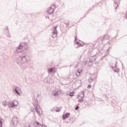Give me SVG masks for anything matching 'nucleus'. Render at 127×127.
Here are the masks:
<instances>
[{
	"label": "nucleus",
	"instance_id": "obj_1",
	"mask_svg": "<svg viewBox=\"0 0 127 127\" xmlns=\"http://www.w3.org/2000/svg\"><path fill=\"white\" fill-rule=\"evenodd\" d=\"M24 49L22 48L21 44H20L19 46H18L16 49V51L17 54H19V53H21V54L17 58V63H25V62H27V58H26L27 55L26 54V52H23Z\"/></svg>",
	"mask_w": 127,
	"mask_h": 127
},
{
	"label": "nucleus",
	"instance_id": "obj_2",
	"mask_svg": "<svg viewBox=\"0 0 127 127\" xmlns=\"http://www.w3.org/2000/svg\"><path fill=\"white\" fill-rule=\"evenodd\" d=\"M56 6L54 5H53L52 6H51L48 8L47 10V13L48 14H53L54 13V10H55Z\"/></svg>",
	"mask_w": 127,
	"mask_h": 127
},
{
	"label": "nucleus",
	"instance_id": "obj_3",
	"mask_svg": "<svg viewBox=\"0 0 127 127\" xmlns=\"http://www.w3.org/2000/svg\"><path fill=\"white\" fill-rule=\"evenodd\" d=\"M18 124V118L16 117H14L12 119V123L10 124L11 126H17Z\"/></svg>",
	"mask_w": 127,
	"mask_h": 127
},
{
	"label": "nucleus",
	"instance_id": "obj_4",
	"mask_svg": "<svg viewBox=\"0 0 127 127\" xmlns=\"http://www.w3.org/2000/svg\"><path fill=\"white\" fill-rule=\"evenodd\" d=\"M51 35L53 38H56V37H57V26L54 27Z\"/></svg>",
	"mask_w": 127,
	"mask_h": 127
},
{
	"label": "nucleus",
	"instance_id": "obj_5",
	"mask_svg": "<svg viewBox=\"0 0 127 127\" xmlns=\"http://www.w3.org/2000/svg\"><path fill=\"white\" fill-rule=\"evenodd\" d=\"M96 59H97V56H96V55L93 56L90 58L89 63L91 64H90L91 65H93V64L95 63Z\"/></svg>",
	"mask_w": 127,
	"mask_h": 127
},
{
	"label": "nucleus",
	"instance_id": "obj_6",
	"mask_svg": "<svg viewBox=\"0 0 127 127\" xmlns=\"http://www.w3.org/2000/svg\"><path fill=\"white\" fill-rule=\"evenodd\" d=\"M35 109L38 115L40 116V111H42L41 108H40V106H39L38 105H36L35 106Z\"/></svg>",
	"mask_w": 127,
	"mask_h": 127
},
{
	"label": "nucleus",
	"instance_id": "obj_7",
	"mask_svg": "<svg viewBox=\"0 0 127 127\" xmlns=\"http://www.w3.org/2000/svg\"><path fill=\"white\" fill-rule=\"evenodd\" d=\"M74 43H75V44L78 45V46H77L76 48H79V47H81V46H83V45H82L81 44H80V42L77 41V36L75 37Z\"/></svg>",
	"mask_w": 127,
	"mask_h": 127
},
{
	"label": "nucleus",
	"instance_id": "obj_8",
	"mask_svg": "<svg viewBox=\"0 0 127 127\" xmlns=\"http://www.w3.org/2000/svg\"><path fill=\"white\" fill-rule=\"evenodd\" d=\"M20 44H21V46L23 48V49L26 50L27 49V48H28V44H27V43H20Z\"/></svg>",
	"mask_w": 127,
	"mask_h": 127
},
{
	"label": "nucleus",
	"instance_id": "obj_9",
	"mask_svg": "<svg viewBox=\"0 0 127 127\" xmlns=\"http://www.w3.org/2000/svg\"><path fill=\"white\" fill-rule=\"evenodd\" d=\"M20 90V88L18 87H16L14 89L15 93L17 95V96H20V93L18 92Z\"/></svg>",
	"mask_w": 127,
	"mask_h": 127
},
{
	"label": "nucleus",
	"instance_id": "obj_10",
	"mask_svg": "<svg viewBox=\"0 0 127 127\" xmlns=\"http://www.w3.org/2000/svg\"><path fill=\"white\" fill-rule=\"evenodd\" d=\"M18 105V103H17V101H14L12 102V103L10 104V106L11 108H13V107H16Z\"/></svg>",
	"mask_w": 127,
	"mask_h": 127
},
{
	"label": "nucleus",
	"instance_id": "obj_11",
	"mask_svg": "<svg viewBox=\"0 0 127 127\" xmlns=\"http://www.w3.org/2000/svg\"><path fill=\"white\" fill-rule=\"evenodd\" d=\"M5 34L7 36V37H11L10 34H9V31H8V29L7 28L5 31Z\"/></svg>",
	"mask_w": 127,
	"mask_h": 127
},
{
	"label": "nucleus",
	"instance_id": "obj_12",
	"mask_svg": "<svg viewBox=\"0 0 127 127\" xmlns=\"http://www.w3.org/2000/svg\"><path fill=\"white\" fill-rule=\"evenodd\" d=\"M70 116V113H66L65 115H63V120H65L66 118H68Z\"/></svg>",
	"mask_w": 127,
	"mask_h": 127
},
{
	"label": "nucleus",
	"instance_id": "obj_13",
	"mask_svg": "<svg viewBox=\"0 0 127 127\" xmlns=\"http://www.w3.org/2000/svg\"><path fill=\"white\" fill-rule=\"evenodd\" d=\"M2 105L3 107H6L7 106V102H6V100H4L2 102Z\"/></svg>",
	"mask_w": 127,
	"mask_h": 127
},
{
	"label": "nucleus",
	"instance_id": "obj_14",
	"mask_svg": "<svg viewBox=\"0 0 127 127\" xmlns=\"http://www.w3.org/2000/svg\"><path fill=\"white\" fill-rule=\"evenodd\" d=\"M53 70H54V68H50L48 69V73L49 74V73H52L53 72Z\"/></svg>",
	"mask_w": 127,
	"mask_h": 127
},
{
	"label": "nucleus",
	"instance_id": "obj_15",
	"mask_svg": "<svg viewBox=\"0 0 127 127\" xmlns=\"http://www.w3.org/2000/svg\"><path fill=\"white\" fill-rule=\"evenodd\" d=\"M53 93L54 96H56V97H57V96H59V95H60V94L58 93V91H53Z\"/></svg>",
	"mask_w": 127,
	"mask_h": 127
},
{
	"label": "nucleus",
	"instance_id": "obj_16",
	"mask_svg": "<svg viewBox=\"0 0 127 127\" xmlns=\"http://www.w3.org/2000/svg\"><path fill=\"white\" fill-rule=\"evenodd\" d=\"M80 74H81V72L79 70H77V71L75 72V75L77 77H78V76H80Z\"/></svg>",
	"mask_w": 127,
	"mask_h": 127
},
{
	"label": "nucleus",
	"instance_id": "obj_17",
	"mask_svg": "<svg viewBox=\"0 0 127 127\" xmlns=\"http://www.w3.org/2000/svg\"><path fill=\"white\" fill-rule=\"evenodd\" d=\"M93 81H94V79L92 78H90L89 79H88V82L90 83H92Z\"/></svg>",
	"mask_w": 127,
	"mask_h": 127
},
{
	"label": "nucleus",
	"instance_id": "obj_18",
	"mask_svg": "<svg viewBox=\"0 0 127 127\" xmlns=\"http://www.w3.org/2000/svg\"><path fill=\"white\" fill-rule=\"evenodd\" d=\"M47 82L48 83H50L51 84H52V83H53V79L52 78H50V81L47 80Z\"/></svg>",
	"mask_w": 127,
	"mask_h": 127
},
{
	"label": "nucleus",
	"instance_id": "obj_19",
	"mask_svg": "<svg viewBox=\"0 0 127 127\" xmlns=\"http://www.w3.org/2000/svg\"><path fill=\"white\" fill-rule=\"evenodd\" d=\"M82 102H84V99H79L78 100V103H82Z\"/></svg>",
	"mask_w": 127,
	"mask_h": 127
},
{
	"label": "nucleus",
	"instance_id": "obj_20",
	"mask_svg": "<svg viewBox=\"0 0 127 127\" xmlns=\"http://www.w3.org/2000/svg\"><path fill=\"white\" fill-rule=\"evenodd\" d=\"M114 2L115 3L114 5L115 6H116V7H115V9H117V7H118L119 5L117 3V1H115Z\"/></svg>",
	"mask_w": 127,
	"mask_h": 127
},
{
	"label": "nucleus",
	"instance_id": "obj_21",
	"mask_svg": "<svg viewBox=\"0 0 127 127\" xmlns=\"http://www.w3.org/2000/svg\"><path fill=\"white\" fill-rule=\"evenodd\" d=\"M0 127H2V122L1 121V118H0Z\"/></svg>",
	"mask_w": 127,
	"mask_h": 127
},
{
	"label": "nucleus",
	"instance_id": "obj_22",
	"mask_svg": "<svg viewBox=\"0 0 127 127\" xmlns=\"http://www.w3.org/2000/svg\"><path fill=\"white\" fill-rule=\"evenodd\" d=\"M55 111H56V112H57V113H59V112H60V109H56L57 108H54Z\"/></svg>",
	"mask_w": 127,
	"mask_h": 127
},
{
	"label": "nucleus",
	"instance_id": "obj_23",
	"mask_svg": "<svg viewBox=\"0 0 127 127\" xmlns=\"http://www.w3.org/2000/svg\"><path fill=\"white\" fill-rule=\"evenodd\" d=\"M69 96L70 97H72V96H74V92H71V93H69Z\"/></svg>",
	"mask_w": 127,
	"mask_h": 127
},
{
	"label": "nucleus",
	"instance_id": "obj_24",
	"mask_svg": "<svg viewBox=\"0 0 127 127\" xmlns=\"http://www.w3.org/2000/svg\"><path fill=\"white\" fill-rule=\"evenodd\" d=\"M75 111H78V110H79V106H76L75 108Z\"/></svg>",
	"mask_w": 127,
	"mask_h": 127
},
{
	"label": "nucleus",
	"instance_id": "obj_25",
	"mask_svg": "<svg viewBox=\"0 0 127 127\" xmlns=\"http://www.w3.org/2000/svg\"><path fill=\"white\" fill-rule=\"evenodd\" d=\"M81 95H85V92L84 91H81Z\"/></svg>",
	"mask_w": 127,
	"mask_h": 127
},
{
	"label": "nucleus",
	"instance_id": "obj_26",
	"mask_svg": "<svg viewBox=\"0 0 127 127\" xmlns=\"http://www.w3.org/2000/svg\"><path fill=\"white\" fill-rule=\"evenodd\" d=\"M106 53H110V48L108 50H107Z\"/></svg>",
	"mask_w": 127,
	"mask_h": 127
},
{
	"label": "nucleus",
	"instance_id": "obj_27",
	"mask_svg": "<svg viewBox=\"0 0 127 127\" xmlns=\"http://www.w3.org/2000/svg\"><path fill=\"white\" fill-rule=\"evenodd\" d=\"M84 96H85V94H83V95L81 94L80 95V97H81V99H83L84 98Z\"/></svg>",
	"mask_w": 127,
	"mask_h": 127
},
{
	"label": "nucleus",
	"instance_id": "obj_28",
	"mask_svg": "<svg viewBox=\"0 0 127 127\" xmlns=\"http://www.w3.org/2000/svg\"><path fill=\"white\" fill-rule=\"evenodd\" d=\"M36 125H38V126H42V125L39 124V122H36Z\"/></svg>",
	"mask_w": 127,
	"mask_h": 127
},
{
	"label": "nucleus",
	"instance_id": "obj_29",
	"mask_svg": "<svg viewBox=\"0 0 127 127\" xmlns=\"http://www.w3.org/2000/svg\"><path fill=\"white\" fill-rule=\"evenodd\" d=\"M91 84H89V85H88L87 88H88V89H90V88H91Z\"/></svg>",
	"mask_w": 127,
	"mask_h": 127
},
{
	"label": "nucleus",
	"instance_id": "obj_30",
	"mask_svg": "<svg viewBox=\"0 0 127 127\" xmlns=\"http://www.w3.org/2000/svg\"><path fill=\"white\" fill-rule=\"evenodd\" d=\"M105 39H106V35H105V36L103 37V38L102 39V41H103V40H105Z\"/></svg>",
	"mask_w": 127,
	"mask_h": 127
},
{
	"label": "nucleus",
	"instance_id": "obj_31",
	"mask_svg": "<svg viewBox=\"0 0 127 127\" xmlns=\"http://www.w3.org/2000/svg\"><path fill=\"white\" fill-rule=\"evenodd\" d=\"M84 65H87V63L86 62H84L83 63Z\"/></svg>",
	"mask_w": 127,
	"mask_h": 127
},
{
	"label": "nucleus",
	"instance_id": "obj_32",
	"mask_svg": "<svg viewBox=\"0 0 127 127\" xmlns=\"http://www.w3.org/2000/svg\"><path fill=\"white\" fill-rule=\"evenodd\" d=\"M106 57V55L104 56L102 58H101V60H103V59H104V58H105Z\"/></svg>",
	"mask_w": 127,
	"mask_h": 127
},
{
	"label": "nucleus",
	"instance_id": "obj_33",
	"mask_svg": "<svg viewBox=\"0 0 127 127\" xmlns=\"http://www.w3.org/2000/svg\"><path fill=\"white\" fill-rule=\"evenodd\" d=\"M65 24L67 25H69V22H68V23H65Z\"/></svg>",
	"mask_w": 127,
	"mask_h": 127
},
{
	"label": "nucleus",
	"instance_id": "obj_34",
	"mask_svg": "<svg viewBox=\"0 0 127 127\" xmlns=\"http://www.w3.org/2000/svg\"><path fill=\"white\" fill-rule=\"evenodd\" d=\"M114 71L115 73H116V72H118V71H117V70H116V69H114Z\"/></svg>",
	"mask_w": 127,
	"mask_h": 127
},
{
	"label": "nucleus",
	"instance_id": "obj_35",
	"mask_svg": "<svg viewBox=\"0 0 127 127\" xmlns=\"http://www.w3.org/2000/svg\"><path fill=\"white\" fill-rule=\"evenodd\" d=\"M42 127H46V126H45V125H41Z\"/></svg>",
	"mask_w": 127,
	"mask_h": 127
},
{
	"label": "nucleus",
	"instance_id": "obj_36",
	"mask_svg": "<svg viewBox=\"0 0 127 127\" xmlns=\"http://www.w3.org/2000/svg\"><path fill=\"white\" fill-rule=\"evenodd\" d=\"M79 97H80V95H78V98H79Z\"/></svg>",
	"mask_w": 127,
	"mask_h": 127
},
{
	"label": "nucleus",
	"instance_id": "obj_37",
	"mask_svg": "<svg viewBox=\"0 0 127 127\" xmlns=\"http://www.w3.org/2000/svg\"><path fill=\"white\" fill-rule=\"evenodd\" d=\"M72 65H70V67H71Z\"/></svg>",
	"mask_w": 127,
	"mask_h": 127
},
{
	"label": "nucleus",
	"instance_id": "obj_38",
	"mask_svg": "<svg viewBox=\"0 0 127 127\" xmlns=\"http://www.w3.org/2000/svg\"><path fill=\"white\" fill-rule=\"evenodd\" d=\"M51 111H52V109H51Z\"/></svg>",
	"mask_w": 127,
	"mask_h": 127
}]
</instances>
